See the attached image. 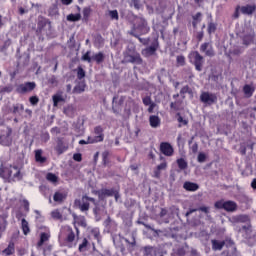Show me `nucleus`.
Wrapping results in <instances>:
<instances>
[{"mask_svg": "<svg viewBox=\"0 0 256 256\" xmlns=\"http://www.w3.org/2000/svg\"><path fill=\"white\" fill-rule=\"evenodd\" d=\"M0 177L2 179H11V181H21L23 174H21L19 166L1 167Z\"/></svg>", "mask_w": 256, "mask_h": 256, "instance_id": "f257e3e1", "label": "nucleus"}, {"mask_svg": "<svg viewBox=\"0 0 256 256\" xmlns=\"http://www.w3.org/2000/svg\"><path fill=\"white\" fill-rule=\"evenodd\" d=\"M124 63H132L133 65H143V58H141V54L133 49H127L124 53Z\"/></svg>", "mask_w": 256, "mask_h": 256, "instance_id": "f03ea898", "label": "nucleus"}, {"mask_svg": "<svg viewBox=\"0 0 256 256\" xmlns=\"http://www.w3.org/2000/svg\"><path fill=\"white\" fill-rule=\"evenodd\" d=\"M90 203H93L94 205H97V201L95 200V198H91L87 195H84V196H82L81 199H76L74 201L75 207L80 209V211L82 213H85V212L89 211Z\"/></svg>", "mask_w": 256, "mask_h": 256, "instance_id": "7ed1b4c3", "label": "nucleus"}, {"mask_svg": "<svg viewBox=\"0 0 256 256\" xmlns=\"http://www.w3.org/2000/svg\"><path fill=\"white\" fill-rule=\"evenodd\" d=\"M188 59L192 65H194L196 71H203V63H205V59L203 56L199 53V51H192Z\"/></svg>", "mask_w": 256, "mask_h": 256, "instance_id": "20e7f679", "label": "nucleus"}, {"mask_svg": "<svg viewBox=\"0 0 256 256\" xmlns=\"http://www.w3.org/2000/svg\"><path fill=\"white\" fill-rule=\"evenodd\" d=\"M214 207L216 209H223L227 213H233L237 211V203L233 200H218L215 202Z\"/></svg>", "mask_w": 256, "mask_h": 256, "instance_id": "39448f33", "label": "nucleus"}, {"mask_svg": "<svg viewBox=\"0 0 256 256\" xmlns=\"http://www.w3.org/2000/svg\"><path fill=\"white\" fill-rule=\"evenodd\" d=\"M62 233L65 235L64 242L66 247H73V242L75 241V232L73 231V228H71V226H64L62 228Z\"/></svg>", "mask_w": 256, "mask_h": 256, "instance_id": "423d86ee", "label": "nucleus"}, {"mask_svg": "<svg viewBox=\"0 0 256 256\" xmlns=\"http://www.w3.org/2000/svg\"><path fill=\"white\" fill-rule=\"evenodd\" d=\"M36 87L37 84L35 82H24L16 87V93H19V95H27V93L35 91Z\"/></svg>", "mask_w": 256, "mask_h": 256, "instance_id": "0eeeda50", "label": "nucleus"}, {"mask_svg": "<svg viewBox=\"0 0 256 256\" xmlns=\"http://www.w3.org/2000/svg\"><path fill=\"white\" fill-rule=\"evenodd\" d=\"M200 101L201 103H204V105H215V103H217L218 101L217 94L210 92H202L200 94Z\"/></svg>", "mask_w": 256, "mask_h": 256, "instance_id": "6e6552de", "label": "nucleus"}, {"mask_svg": "<svg viewBox=\"0 0 256 256\" xmlns=\"http://www.w3.org/2000/svg\"><path fill=\"white\" fill-rule=\"evenodd\" d=\"M159 151L165 157H173L175 155V148L169 142H161L159 146Z\"/></svg>", "mask_w": 256, "mask_h": 256, "instance_id": "1a4fd4ad", "label": "nucleus"}, {"mask_svg": "<svg viewBox=\"0 0 256 256\" xmlns=\"http://www.w3.org/2000/svg\"><path fill=\"white\" fill-rule=\"evenodd\" d=\"M104 129L102 126H96L94 128V133L96 134L95 137H92V140L90 143H103L105 140V134H104Z\"/></svg>", "mask_w": 256, "mask_h": 256, "instance_id": "9d476101", "label": "nucleus"}, {"mask_svg": "<svg viewBox=\"0 0 256 256\" xmlns=\"http://www.w3.org/2000/svg\"><path fill=\"white\" fill-rule=\"evenodd\" d=\"M238 223H246V225L242 226L243 231H251V217L247 214L238 215L236 218Z\"/></svg>", "mask_w": 256, "mask_h": 256, "instance_id": "9b49d317", "label": "nucleus"}, {"mask_svg": "<svg viewBox=\"0 0 256 256\" xmlns=\"http://www.w3.org/2000/svg\"><path fill=\"white\" fill-rule=\"evenodd\" d=\"M201 53H204L206 57H215V50L213 49V44L210 42H204L200 46Z\"/></svg>", "mask_w": 256, "mask_h": 256, "instance_id": "f8f14e48", "label": "nucleus"}, {"mask_svg": "<svg viewBox=\"0 0 256 256\" xmlns=\"http://www.w3.org/2000/svg\"><path fill=\"white\" fill-rule=\"evenodd\" d=\"M159 49V40L155 39L151 46L147 47L142 51L143 55H146V57H149L151 55H155V52Z\"/></svg>", "mask_w": 256, "mask_h": 256, "instance_id": "ddd939ff", "label": "nucleus"}, {"mask_svg": "<svg viewBox=\"0 0 256 256\" xmlns=\"http://www.w3.org/2000/svg\"><path fill=\"white\" fill-rule=\"evenodd\" d=\"M240 11L242 15H253L256 11V4H247L245 6L240 7Z\"/></svg>", "mask_w": 256, "mask_h": 256, "instance_id": "4468645a", "label": "nucleus"}, {"mask_svg": "<svg viewBox=\"0 0 256 256\" xmlns=\"http://www.w3.org/2000/svg\"><path fill=\"white\" fill-rule=\"evenodd\" d=\"M183 189H185V191L195 193V191H199V184L191 182V181H186L183 184Z\"/></svg>", "mask_w": 256, "mask_h": 256, "instance_id": "2eb2a0df", "label": "nucleus"}, {"mask_svg": "<svg viewBox=\"0 0 256 256\" xmlns=\"http://www.w3.org/2000/svg\"><path fill=\"white\" fill-rule=\"evenodd\" d=\"M56 152L58 153V155H63V153H65V151H67L69 149V147H67L65 145V143L63 142V139L58 138L57 140V145H56Z\"/></svg>", "mask_w": 256, "mask_h": 256, "instance_id": "dca6fc26", "label": "nucleus"}, {"mask_svg": "<svg viewBox=\"0 0 256 256\" xmlns=\"http://www.w3.org/2000/svg\"><path fill=\"white\" fill-rule=\"evenodd\" d=\"M113 195H115V189L111 188V189H102L98 192V197L100 199H103L105 197H113Z\"/></svg>", "mask_w": 256, "mask_h": 256, "instance_id": "f3484780", "label": "nucleus"}, {"mask_svg": "<svg viewBox=\"0 0 256 256\" xmlns=\"http://www.w3.org/2000/svg\"><path fill=\"white\" fill-rule=\"evenodd\" d=\"M217 31V22H213V16L210 15V21L207 25V33L208 35H213Z\"/></svg>", "mask_w": 256, "mask_h": 256, "instance_id": "a211bd4d", "label": "nucleus"}, {"mask_svg": "<svg viewBox=\"0 0 256 256\" xmlns=\"http://www.w3.org/2000/svg\"><path fill=\"white\" fill-rule=\"evenodd\" d=\"M243 93L245 95V97H247V99L253 97V94L255 93V87L249 85V84H245L243 86Z\"/></svg>", "mask_w": 256, "mask_h": 256, "instance_id": "6ab92c4d", "label": "nucleus"}, {"mask_svg": "<svg viewBox=\"0 0 256 256\" xmlns=\"http://www.w3.org/2000/svg\"><path fill=\"white\" fill-rule=\"evenodd\" d=\"M203 14L201 12H197L195 15L192 16V27L193 29H197V26L201 21H203Z\"/></svg>", "mask_w": 256, "mask_h": 256, "instance_id": "aec40b11", "label": "nucleus"}, {"mask_svg": "<svg viewBox=\"0 0 256 256\" xmlns=\"http://www.w3.org/2000/svg\"><path fill=\"white\" fill-rule=\"evenodd\" d=\"M53 199L55 203H63L67 199V194L57 191L54 193Z\"/></svg>", "mask_w": 256, "mask_h": 256, "instance_id": "412c9836", "label": "nucleus"}, {"mask_svg": "<svg viewBox=\"0 0 256 256\" xmlns=\"http://www.w3.org/2000/svg\"><path fill=\"white\" fill-rule=\"evenodd\" d=\"M149 123L150 127L157 129V127L161 125V119L159 118V116L152 115L149 117Z\"/></svg>", "mask_w": 256, "mask_h": 256, "instance_id": "4be33fe9", "label": "nucleus"}, {"mask_svg": "<svg viewBox=\"0 0 256 256\" xmlns=\"http://www.w3.org/2000/svg\"><path fill=\"white\" fill-rule=\"evenodd\" d=\"M2 255H15V243L9 242L7 248L2 251Z\"/></svg>", "mask_w": 256, "mask_h": 256, "instance_id": "5701e85b", "label": "nucleus"}, {"mask_svg": "<svg viewBox=\"0 0 256 256\" xmlns=\"http://www.w3.org/2000/svg\"><path fill=\"white\" fill-rule=\"evenodd\" d=\"M211 243L213 251H221L225 247V241L212 240Z\"/></svg>", "mask_w": 256, "mask_h": 256, "instance_id": "b1692460", "label": "nucleus"}, {"mask_svg": "<svg viewBox=\"0 0 256 256\" xmlns=\"http://www.w3.org/2000/svg\"><path fill=\"white\" fill-rule=\"evenodd\" d=\"M35 161L36 163H45L47 161V158L43 156V150H35Z\"/></svg>", "mask_w": 256, "mask_h": 256, "instance_id": "393cba45", "label": "nucleus"}, {"mask_svg": "<svg viewBox=\"0 0 256 256\" xmlns=\"http://www.w3.org/2000/svg\"><path fill=\"white\" fill-rule=\"evenodd\" d=\"M194 139H195V136H192L191 139L188 141V145L192 153L195 155L199 151V144L197 142L193 143Z\"/></svg>", "mask_w": 256, "mask_h": 256, "instance_id": "a878e982", "label": "nucleus"}, {"mask_svg": "<svg viewBox=\"0 0 256 256\" xmlns=\"http://www.w3.org/2000/svg\"><path fill=\"white\" fill-rule=\"evenodd\" d=\"M21 229H22L23 235H28L29 233H31L29 222L25 218L21 220Z\"/></svg>", "mask_w": 256, "mask_h": 256, "instance_id": "bb28decb", "label": "nucleus"}, {"mask_svg": "<svg viewBox=\"0 0 256 256\" xmlns=\"http://www.w3.org/2000/svg\"><path fill=\"white\" fill-rule=\"evenodd\" d=\"M7 229V219L5 216L0 215V239L3 236V233H5Z\"/></svg>", "mask_w": 256, "mask_h": 256, "instance_id": "cd10ccee", "label": "nucleus"}, {"mask_svg": "<svg viewBox=\"0 0 256 256\" xmlns=\"http://www.w3.org/2000/svg\"><path fill=\"white\" fill-rule=\"evenodd\" d=\"M92 61H95L97 65L105 61V54L103 52H98L92 56Z\"/></svg>", "mask_w": 256, "mask_h": 256, "instance_id": "c85d7f7f", "label": "nucleus"}, {"mask_svg": "<svg viewBox=\"0 0 256 256\" xmlns=\"http://www.w3.org/2000/svg\"><path fill=\"white\" fill-rule=\"evenodd\" d=\"M0 145H3L4 147H9L11 145V138L9 135H0Z\"/></svg>", "mask_w": 256, "mask_h": 256, "instance_id": "c756f323", "label": "nucleus"}, {"mask_svg": "<svg viewBox=\"0 0 256 256\" xmlns=\"http://www.w3.org/2000/svg\"><path fill=\"white\" fill-rule=\"evenodd\" d=\"M195 211H202V213H206V215L209 213V207L201 206L198 209H190L186 212V217H189V215L195 213Z\"/></svg>", "mask_w": 256, "mask_h": 256, "instance_id": "7c9ffc66", "label": "nucleus"}, {"mask_svg": "<svg viewBox=\"0 0 256 256\" xmlns=\"http://www.w3.org/2000/svg\"><path fill=\"white\" fill-rule=\"evenodd\" d=\"M53 100V107H58L59 103H63L65 101V98L61 95L55 94L52 96Z\"/></svg>", "mask_w": 256, "mask_h": 256, "instance_id": "2f4dec72", "label": "nucleus"}, {"mask_svg": "<svg viewBox=\"0 0 256 256\" xmlns=\"http://www.w3.org/2000/svg\"><path fill=\"white\" fill-rule=\"evenodd\" d=\"M88 246H89V240H87V238H83L82 243L78 247V251L80 253H83V252L87 251Z\"/></svg>", "mask_w": 256, "mask_h": 256, "instance_id": "473e14b6", "label": "nucleus"}, {"mask_svg": "<svg viewBox=\"0 0 256 256\" xmlns=\"http://www.w3.org/2000/svg\"><path fill=\"white\" fill-rule=\"evenodd\" d=\"M102 163L104 167H109V163H111V160H109V151H104L102 153Z\"/></svg>", "mask_w": 256, "mask_h": 256, "instance_id": "72a5a7b5", "label": "nucleus"}, {"mask_svg": "<svg viewBox=\"0 0 256 256\" xmlns=\"http://www.w3.org/2000/svg\"><path fill=\"white\" fill-rule=\"evenodd\" d=\"M176 163L178 165V168L181 169V171L187 169V167H188L187 161L183 158L177 159Z\"/></svg>", "mask_w": 256, "mask_h": 256, "instance_id": "f704fd0d", "label": "nucleus"}, {"mask_svg": "<svg viewBox=\"0 0 256 256\" xmlns=\"http://www.w3.org/2000/svg\"><path fill=\"white\" fill-rule=\"evenodd\" d=\"M67 21H71L72 23H75L76 21H81V14H69L67 16Z\"/></svg>", "mask_w": 256, "mask_h": 256, "instance_id": "c9c22d12", "label": "nucleus"}, {"mask_svg": "<svg viewBox=\"0 0 256 256\" xmlns=\"http://www.w3.org/2000/svg\"><path fill=\"white\" fill-rule=\"evenodd\" d=\"M21 111H25V106H23V104H16L12 107L13 115H17V113H21Z\"/></svg>", "mask_w": 256, "mask_h": 256, "instance_id": "e433bc0d", "label": "nucleus"}, {"mask_svg": "<svg viewBox=\"0 0 256 256\" xmlns=\"http://www.w3.org/2000/svg\"><path fill=\"white\" fill-rule=\"evenodd\" d=\"M48 15L50 17H55V15H59V8L57 7V5H52L49 9H48Z\"/></svg>", "mask_w": 256, "mask_h": 256, "instance_id": "4c0bfd02", "label": "nucleus"}, {"mask_svg": "<svg viewBox=\"0 0 256 256\" xmlns=\"http://www.w3.org/2000/svg\"><path fill=\"white\" fill-rule=\"evenodd\" d=\"M177 121L180 123L178 127H183V125H189V121L184 119L183 116H181V113H177Z\"/></svg>", "mask_w": 256, "mask_h": 256, "instance_id": "58836bf2", "label": "nucleus"}, {"mask_svg": "<svg viewBox=\"0 0 256 256\" xmlns=\"http://www.w3.org/2000/svg\"><path fill=\"white\" fill-rule=\"evenodd\" d=\"M46 179L47 181H49L50 183H57V181H59V177H57V175H55L54 173L49 172L46 175Z\"/></svg>", "mask_w": 256, "mask_h": 256, "instance_id": "ea45409f", "label": "nucleus"}, {"mask_svg": "<svg viewBox=\"0 0 256 256\" xmlns=\"http://www.w3.org/2000/svg\"><path fill=\"white\" fill-rule=\"evenodd\" d=\"M46 241H49V234L43 232L40 235V240L38 242V247H41L43 243H46Z\"/></svg>", "mask_w": 256, "mask_h": 256, "instance_id": "a19ab883", "label": "nucleus"}, {"mask_svg": "<svg viewBox=\"0 0 256 256\" xmlns=\"http://www.w3.org/2000/svg\"><path fill=\"white\" fill-rule=\"evenodd\" d=\"M176 64H177V67H185V64H186L185 56H183V55L177 56Z\"/></svg>", "mask_w": 256, "mask_h": 256, "instance_id": "79ce46f5", "label": "nucleus"}, {"mask_svg": "<svg viewBox=\"0 0 256 256\" xmlns=\"http://www.w3.org/2000/svg\"><path fill=\"white\" fill-rule=\"evenodd\" d=\"M144 255L145 256H153V255H155V248H153L152 246L144 247Z\"/></svg>", "mask_w": 256, "mask_h": 256, "instance_id": "37998d69", "label": "nucleus"}, {"mask_svg": "<svg viewBox=\"0 0 256 256\" xmlns=\"http://www.w3.org/2000/svg\"><path fill=\"white\" fill-rule=\"evenodd\" d=\"M108 14L112 21H119V12L117 10H110Z\"/></svg>", "mask_w": 256, "mask_h": 256, "instance_id": "c03bdc74", "label": "nucleus"}, {"mask_svg": "<svg viewBox=\"0 0 256 256\" xmlns=\"http://www.w3.org/2000/svg\"><path fill=\"white\" fill-rule=\"evenodd\" d=\"M76 223L80 227H87V220L85 219V216H80L76 218Z\"/></svg>", "mask_w": 256, "mask_h": 256, "instance_id": "a18cd8bd", "label": "nucleus"}, {"mask_svg": "<svg viewBox=\"0 0 256 256\" xmlns=\"http://www.w3.org/2000/svg\"><path fill=\"white\" fill-rule=\"evenodd\" d=\"M181 103H183V101H181V100L171 102L170 108H172L174 111H179V107H181Z\"/></svg>", "mask_w": 256, "mask_h": 256, "instance_id": "49530a36", "label": "nucleus"}, {"mask_svg": "<svg viewBox=\"0 0 256 256\" xmlns=\"http://www.w3.org/2000/svg\"><path fill=\"white\" fill-rule=\"evenodd\" d=\"M83 17L85 19V21L89 20V17H91V8L90 7H85L83 9Z\"/></svg>", "mask_w": 256, "mask_h": 256, "instance_id": "de8ad7c7", "label": "nucleus"}, {"mask_svg": "<svg viewBox=\"0 0 256 256\" xmlns=\"http://www.w3.org/2000/svg\"><path fill=\"white\" fill-rule=\"evenodd\" d=\"M81 59L82 61H87V63H91L93 61V57H91V51H87Z\"/></svg>", "mask_w": 256, "mask_h": 256, "instance_id": "09e8293b", "label": "nucleus"}, {"mask_svg": "<svg viewBox=\"0 0 256 256\" xmlns=\"http://www.w3.org/2000/svg\"><path fill=\"white\" fill-rule=\"evenodd\" d=\"M94 239H96V241H98V243H101V232H99V230L94 229L91 231Z\"/></svg>", "mask_w": 256, "mask_h": 256, "instance_id": "8fccbe9b", "label": "nucleus"}, {"mask_svg": "<svg viewBox=\"0 0 256 256\" xmlns=\"http://www.w3.org/2000/svg\"><path fill=\"white\" fill-rule=\"evenodd\" d=\"M51 217L52 219H62L63 215L61 214V212H59V210H54L51 212Z\"/></svg>", "mask_w": 256, "mask_h": 256, "instance_id": "3c124183", "label": "nucleus"}, {"mask_svg": "<svg viewBox=\"0 0 256 256\" xmlns=\"http://www.w3.org/2000/svg\"><path fill=\"white\" fill-rule=\"evenodd\" d=\"M142 103L145 107H149L153 103V100H151V96H146L142 99Z\"/></svg>", "mask_w": 256, "mask_h": 256, "instance_id": "603ef678", "label": "nucleus"}, {"mask_svg": "<svg viewBox=\"0 0 256 256\" xmlns=\"http://www.w3.org/2000/svg\"><path fill=\"white\" fill-rule=\"evenodd\" d=\"M91 141H93V137L88 136L87 141L80 140L79 145H89V144L93 145L95 142H91Z\"/></svg>", "mask_w": 256, "mask_h": 256, "instance_id": "864d4df0", "label": "nucleus"}, {"mask_svg": "<svg viewBox=\"0 0 256 256\" xmlns=\"http://www.w3.org/2000/svg\"><path fill=\"white\" fill-rule=\"evenodd\" d=\"M187 93H191L189 85L183 86L180 90V95H187Z\"/></svg>", "mask_w": 256, "mask_h": 256, "instance_id": "5fc2aeb1", "label": "nucleus"}, {"mask_svg": "<svg viewBox=\"0 0 256 256\" xmlns=\"http://www.w3.org/2000/svg\"><path fill=\"white\" fill-rule=\"evenodd\" d=\"M198 163H205V161L207 160V155H205V153L200 152L198 154Z\"/></svg>", "mask_w": 256, "mask_h": 256, "instance_id": "6e6d98bb", "label": "nucleus"}, {"mask_svg": "<svg viewBox=\"0 0 256 256\" xmlns=\"http://www.w3.org/2000/svg\"><path fill=\"white\" fill-rule=\"evenodd\" d=\"M85 91V85H77L74 87V93H83Z\"/></svg>", "mask_w": 256, "mask_h": 256, "instance_id": "4d7b16f0", "label": "nucleus"}, {"mask_svg": "<svg viewBox=\"0 0 256 256\" xmlns=\"http://www.w3.org/2000/svg\"><path fill=\"white\" fill-rule=\"evenodd\" d=\"M85 77V70L82 67H78L77 78L83 79Z\"/></svg>", "mask_w": 256, "mask_h": 256, "instance_id": "13d9d810", "label": "nucleus"}, {"mask_svg": "<svg viewBox=\"0 0 256 256\" xmlns=\"http://www.w3.org/2000/svg\"><path fill=\"white\" fill-rule=\"evenodd\" d=\"M156 169L158 170V171H165V169H167V162H162V163H160L157 167H156Z\"/></svg>", "mask_w": 256, "mask_h": 256, "instance_id": "bf43d9fd", "label": "nucleus"}, {"mask_svg": "<svg viewBox=\"0 0 256 256\" xmlns=\"http://www.w3.org/2000/svg\"><path fill=\"white\" fill-rule=\"evenodd\" d=\"M29 101H30L31 105H37V103H39V97H37V96H31V97L29 98Z\"/></svg>", "mask_w": 256, "mask_h": 256, "instance_id": "052dcab7", "label": "nucleus"}, {"mask_svg": "<svg viewBox=\"0 0 256 256\" xmlns=\"http://www.w3.org/2000/svg\"><path fill=\"white\" fill-rule=\"evenodd\" d=\"M73 159L74 161H77L78 163H80V161H83V156L81 155V153H75L73 155Z\"/></svg>", "mask_w": 256, "mask_h": 256, "instance_id": "680f3d73", "label": "nucleus"}, {"mask_svg": "<svg viewBox=\"0 0 256 256\" xmlns=\"http://www.w3.org/2000/svg\"><path fill=\"white\" fill-rule=\"evenodd\" d=\"M203 37H205V33L203 31L197 32L196 39L198 42L203 41Z\"/></svg>", "mask_w": 256, "mask_h": 256, "instance_id": "e2e57ef3", "label": "nucleus"}, {"mask_svg": "<svg viewBox=\"0 0 256 256\" xmlns=\"http://www.w3.org/2000/svg\"><path fill=\"white\" fill-rule=\"evenodd\" d=\"M135 9H141V0H131Z\"/></svg>", "mask_w": 256, "mask_h": 256, "instance_id": "0e129e2a", "label": "nucleus"}, {"mask_svg": "<svg viewBox=\"0 0 256 256\" xmlns=\"http://www.w3.org/2000/svg\"><path fill=\"white\" fill-rule=\"evenodd\" d=\"M239 10H241V6H237L236 8H235V11H234V14H233V19H239Z\"/></svg>", "mask_w": 256, "mask_h": 256, "instance_id": "69168bd1", "label": "nucleus"}, {"mask_svg": "<svg viewBox=\"0 0 256 256\" xmlns=\"http://www.w3.org/2000/svg\"><path fill=\"white\" fill-rule=\"evenodd\" d=\"M22 203H23L24 211L29 212V200L24 199Z\"/></svg>", "mask_w": 256, "mask_h": 256, "instance_id": "338daca9", "label": "nucleus"}, {"mask_svg": "<svg viewBox=\"0 0 256 256\" xmlns=\"http://www.w3.org/2000/svg\"><path fill=\"white\" fill-rule=\"evenodd\" d=\"M49 139H51V136L48 134V132H45L44 134H42V140L44 143H47Z\"/></svg>", "mask_w": 256, "mask_h": 256, "instance_id": "774afa93", "label": "nucleus"}]
</instances>
